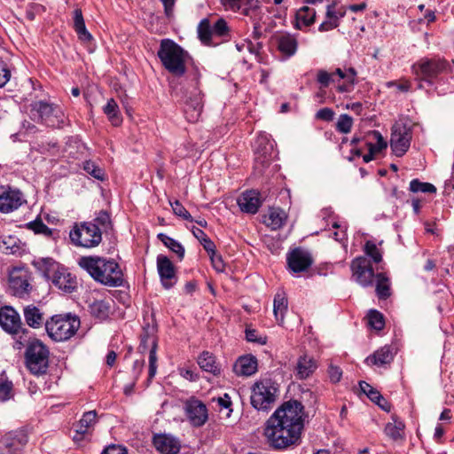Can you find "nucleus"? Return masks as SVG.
<instances>
[{
    "mask_svg": "<svg viewBox=\"0 0 454 454\" xmlns=\"http://www.w3.org/2000/svg\"><path fill=\"white\" fill-rule=\"evenodd\" d=\"M410 191L412 192L435 193L436 188L430 183L420 182L419 179H413L410 183Z\"/></svg>",
    "mask_w": 454,
    "mask_h": 454,
    "instance_id": "obj_44",
    "label": "nucleus"
},
{
    "mask_svg": "<svg viewBox=\"0 0 454 454\" xmlns=\"http://www.w3.org/2000/svg\"><path fill=\"white\" fill-rule=\"evenodd\" d=\"M352 276L362 286L372 285L373 278H376L371 261L364 256L354 259L351 262Z\"/></svg>",
    "mask_w": 454,
    "mask_h": 454,
    "instance_id": "obj_14",
    "label": "nucleus"
},
{
    "mask_svg": "<svg viewBox=\"0 0 454 454\" xmlns=\"http://www.w3.org/2000/svg\"><path fill=\"white\" fill-rule=\"evenodd\" d=\"M21 192L10 187H0V211L8 213L20 207L24 202Z\"/></svg>",
    "mask_w": 454,
    "mask_h": 454,
    "instance_id": "obj_15",
    "label": "nucleus"
},
{
    "mask_svg": "<svg viewBox=\"0 0 454 454\" xmlns=\"http://www.w3.org/2000/svg\"><path fill=\"white\" fill-rule=\"evenodd\" d=\"M102 454H127V450L121 445L113 444L106 448Z\"/></svg>",
    "mask_w": 454,
    "mask_h": 454,
    "instance_id": "obj_64",
    "label": "nucleus"
},
{
    "mask_svg": "<svg viewBox=\"0 0 454 454\" xmlns=\"http://www.w3.org/2000/svg\"><path fill=\"white\" fill-rule=\"evenodd\" d=\"M213 33L217 35H223L228 31L227 23L223 19H219L212 27Z\"/></svg>",
    "mask_w": 454,
    "mask_h": 454,
    "instance_id": "obj_61",
    "label": "nucleus"
},
{
    "mask_svg": "<svg viewBox=\"0 0 454 454\" xmlns=\"http://www.w3.org/2000/svg\"><path fill=\"white\" fill-rule=\"evenodd\" d=\"M376 294L380 299H387L390 296V284L388 278L384 273L376 275Z\"/></svg>",
    "mask_w": 454,
    "mask_h": 454,
    "instance_id": "obj_41",
    "label": "nucleus"
},
{
    "mask_svg": "<svg viewBox=\"0 0 454 454\" xmlns=\"http://www.w3.org/2000/svg\"><path fill=\"white\" fill-rule=\"evenodd\" d=\"M287 219L286 213L279 207H270L263 216V223L271 230L280 229Z\"/></svg>",
    "mask_w": 454,
    "mask_h": 454,
    "instance_id": "obj_28",
    "label": "nucleus"
},
{
    "mask_svg": "<svg viewBox=\"0 0 454 454\" xmlns=\"http://www.w3.org/2000/svg\"><path fill=\"white\" fill-rule=\"evenodd\" d=\"M364 253L366 255L370 256L372 260L376 263H379L382 261V254L373 241L368 240L365 242Z\"/></svg>",
    "mask_w": 454,
    "mask_h": 454,
    "instance_id": "obj_45",
    "label": "nucleus"
},
{
    "mask_svg": "<svg viewBox=\"0 0 454 454\" xmlns=\"http://www.w3.org/2000/svg\"><path fill=\"white\" fill-rule=\"evenodd\" d=\"M74 28L81 41L90 42L92 39V35L86 28L82 10L79 8L74 11Z\"/></svg>",
    "mask_w": 454,
    "mask_h": 454,
    "instance_id": "obj_32",
    "label": "nucleus"
},
{
    "mask_svg": "<svg viewBox=\"0 0 454 454\" xmlns=\"http://www.w3.org/2000/svg\"><path fill=\"white\" fill-rule=\"evenodd\" d=\"M198 364L205 372L214 375L220 373V367L216 364L215 356L207 351H204L199 356Z\"/></svg>",
    "mask_w": 454,
    "mask_h": 454,
    "instance_id": "obj_33",
    "label": "nucleus"
},
{
    "mask_svg": "<svg viewBox=\"0 0 454 454\" xmlns=\"http://www.w3.org/2000/svg\"><path fill=\"white\" fill-rule=\"evenodd\" d=\"M158 239L173 253L176 254L179 259L184 258V247L181 245V243L164 233L158 234Z\"/></svg>",
    "mask_w": 454,
    "mask_h": 454,
    "instance_id": "obj_42",
    "label": "nucleus"
},
{
    "mask_svg": "<svg viewBox=\"0 0 454 454\" xmlns=\"http://www.w3.org/2000/svg\"><path fill=\"white\" fill-rule=\"evenodd\" d=\"M30 118L48 127H60L64 123V114L56 106L44 101H35L30 105Z\"/></svg>",
    "mask_w": 454,
    "mask_h": 454,
    "instance_id": "obj_7",
    "label": "nucleus"
},
{
    "mask_svg": "<svg viewBox=\"0 0 454 454\" xmlns=\"http://www.w3.org/2000/svg\"><path fill=\"white\" fill-rule=\"evenodd\" d=\"M273 40L278 51L286 58L294 56L298 49V41L295 35L290 33L275 35Z\"/></svg>",
    "mask_w": 454,
    "mask_h": 454,
    "instance_id": "obj_21",
    "label": "nucleus"
},
{
    "mask_svg": "<svg viewBox=\"0 0 454 454\" xmlns=\"http://www.w3.org/2000/svg\"><path fill=\"white\" fill-rule=\"evenodd\" d=\"M27 226L36 234H43L44 236H51V230L46 226L41 220H35L27 223Z\"/></svg>",
    "mask_w": 454,
    "mask_h": 454,
    "instance_id": "obj_51",
    "label": "nucleus"
},
{
    "mask_svg": "<svg viewBox=\"0 0 454 454\" xmlns=\"http://www.w3.org/2000/svg\"><path fill=\"white\" fill-rule=\"evenodd\" d=\"M157 270L165 289L171 288L176 283V269L172 262L165 255L157 256Z\"/></svg>",
    "mask_w": 454,
    "mask_h": 454,
    "instance_id": "obj_17",
    "label": "nucleus"
},
{
    "mask_svg": "<svg viewBox=\"0 0 454 454\" xmlns=\"http://www.w3.org/2000/svg\"><path fill=\"white\" fill-rule=\"evenodd\" d=\"M27 442L25 429L10 432L0 439V454H21Z\"/></svg>",
    "mask_w": 454,
    "mask_h": 454,
    "instance_id": "obj_13",
    "label": "nucleus"
},
{
    "mask_svg": "<svg viewBox=\"0 0 454 454\" xmlns=\"http://www.w3.org/2000/svg\"><path fill=\"white\" fill-rule=\"evenodd\" d=\"M387 88L396 87V89L403 92H407L411 89V82L407 79H402L400 82L389 81L386 82Z\"/></svg>",
    "mask_w": 454,
    "mask_h": 454,
    "instance_id": "obj_57",
    "label": "nucleus"
},
{
    "mask_svg": "<svg viewBox=\"0 0 454 454\" xmlns=\"http://www.w3.org/2000/svg\"><path fill=\"white\" fill-rule=\"evenodd\" d=\"M38 268L43 277L65 293H72L77 286L75 277L51 258H44L38 262Z\"/></svg>",
    "mask_w": 454,
    "mask_h": 454,
    "instance_id": "obj_3",
    "label": "nucleus"
},
{
    "mask_svg": "<svg viewBox=\"0 0 454 454\" xmlns=\"http://www.w3.org/2000/svg\"><path fill=\"white\" fill-rule=\"evenodd\" d=\"M78 265L94 280L103 285L120 286L123 282L120 266L114 260L100 256H82L79 259Z\"/></svg>",
    "mask_w": 454,
    "mask_h": 454,
    "instance_id": "obj_2",
    "label": "nucleus"
},
{
    "mask_svg": "<svg viewBox=\"0 0 454 454\" xmlns=\"http://www.w3.org/2000/svg\"><path fill=\"white\" fill-rule=\"evenodd\" d=\"M368 323L371 327L381 330L384 327V318L381 313L377 310H371L368 314Z\"/></svg>",
    "mask_w": 454,
    "mask_h": 454,
    "instance_id": "obj_49",
    "label": "nucleus"
},
{
    "mask_svg": "<svg viewBox=\"0 0 454 454\" xmlns=\"http://www.w3.org/2000/svg\"><path fill=\"white\" fill-rule=\"evenodd\" d=\"M238 205L241 211L255 214L262 205L260 193L254 190L243 192L238 199Z\"/></svg>",
    "mask_w": 454,
    "mask_h": 454,
    "instance_id": "obj_23",
    "label": "nucleus"
},
{
    "mask_svg": "<svg viewBox=\"0 0 454 454\" xmlns=\"http://www.w3.org/2000/svg\"><path fill=\"white\" fill-rule=\"evenodd\" d=\"M0 325L9 333H17L21 326L19 314L12 307L0 309Z\"/></svg>",
    "mask_w": 454,
    "mask_h": 454,
    "instance_id": "obj_22",
    "label": "nucleus"
},
{
    "mask_svg": "<svg viewBox=\"0 0 454 454\" xmlns=\"http://www.w3.org/2000/svg\"><path fill=\"white\" fill-rule=\"evenodd\" d=\"M104 114L114 126L121 125L122 118L118 104L114 98H109L103 107Z\"/></svg>",
    "mask_w": 454,
    "mask_h": 454,
    "instance_id": "obj_34",
    "label": "nucleus"
},
{
    "mask_svg": "<svg viewBox=\"0 0 454 454\" xmlns=\"http://www.w3.org/2000/svg\"><path fill=\"white\" fill-rule=\"evenodd\" d=\"M317 81L320 83L322 88H326L330 83L335 82L334 74L320 69L317 74Z\"/></svg>",
    "mask_w": 454,
    "mask_h": 454,
    "instance_id": "obj_54",
    "label": "nucleus"
},
{
    "mask_svg": "<svg viewBox=\"0 0 454 454\" xmlns=\"http://www.w3.org/2000/svg\"><path fill=\"white\" fill-rule=\"evenodd\" d=\"M198 33L200 39L204 43H208L213 33V29L210 27L207 20H202L198 27Z\"/></svg>",
    "mask_w": 454,
    "mask_h": 454,
    "instance_id": "obj_48",
    "label": "nucleus"
},
{
    "mask_svg": "<svg viewBox=\"0 0 454 454\" xmlns=\"http://www.w3.org/2000/svg\"><path fill=\"white\" fill-rule=\"evenodd\" d=\"M209 256L214 269L218 272H223L224 270L225 266L222 259V256L218 254L216 252H213V254H210Z\"/></svg>",
    "mask_w": 454,
    "mask_h": 454,
    "instance_id": "obj_60",
    "label": "nucleus"
},
{
    "mask_svg": "<svg viewBox=\"0 0 454 454\" xmlns=\"http://www.w3.org/2000/svg\"><path fill=\"white\" fill-rule=\"evenodd\" d=\"M353 126V119L348 114L340 115L337 123L336 129L343 134H348L351 131Z\"/></svg>",
    "mask_w": 454,
    "mask_h": 454,
    "instance_id": "obj_46",
    "label": "nucleus"
},
{
    "mask_svg": "<svg viewBox=\"0 0 454 454\" xmlns=\"http://www.w3.org/2000/svg\"><path fill=\"white\" fill-rule=\"evenodd\" d=\"M328 374L330 380L333 383H337L341 379L342 371L338 366L331 364L328 368Z\"/></svg>",
    "mask_w": 454,
    "mask_h": 454,
    "instance_id": "obj_62",
    "label": "nucleus"
},
{
    "mask_svg": "<svg viewBox=\"0 0 454 454\" xmlns=\"http://www.w3.org/2000/svg\"><path fill=\"white\" fill-rule=\"evenodd\" d=\"M254 150L256 153L264 157L263 161L268 160L267 155L273 150V142L266 134H261L254 142Z\"/></svg>",
    "mask_w": 454,
    "mask_h": 454,
    "instance_id": "obj_38",
    "label": "nucleus"
},
{
    "mask_svg": "<svg viewBox=\"0 0 454 454\" xmlns=\"http://www.w3.org/2000/svg\"><path fill=\"white\" fill-rule=\"evenodd\" d=\"M372 135H373L374 138L376 139V143L368 145L369 151L377 154L387 147V143L385 141L382 135L379 131L374 130L372 132Z\"/></svg>",
    "mask_w": 454,
    "mask_h": 454,
    "instance_id": "obj_47",
    "label": "nucleus"
},
{
    "mask_svg": "<svg viewBox=\"0 0 454 454\" xmlns=\"http://www.w3.org/2000/svg\"><path fill=\"white\" fill-rule=\"evenodd\" d=\"M32 273L27 268L13 267L9 271V287L12 294L20 298L27 296L32 289Z\"/></svg>",
    "mask_w": 454,
    "mask_h": 454,
    "instance_id": "obj_11",
    "label": "nucleus"
},
{
    "mask_svg": "<svg viewBox=\"0 0 454 454\" xmlns=\"http://www.w3.org/2000/svg\"><path fill=\"white\" fill-rule=\"evenodd\" d=\"M97 413L95 411L85 412L76 426V434L82 435L96 423Z\"/></svg>",
    "mask_w": 454,
    "mask_h": 454,
    "instance_id": "obj_39",
    "label": "nucleus"
},
{
    "mask_svg": "<svg viewBox=\"0 0 454 454\" xmlns=\"http://www.w3.org/2000/svg\"><path fill=\"white\" fill-rule=\"evenodd\" d=\"M214 402L217 403V406L220 408V411L223 409L227 410L226 417H230L231 412L232 411L231 406V401L229 395L224 394L223 396H220L216 399H213Z\"/></svg>",
    "mask_w": 454,
    "mask_h": 454,
    "instance_id": "obj_56",
    "label": "nucleus"
},
{
    "mask_svg": "<svg viewBox=\"0 0 454 454\" xmlns=\"http://www.w3.org/2000/svg\"><path fill=\"white\" fill-rule=\"evenodd\" d=\"M317 368V361L309 355L299 357L296 364V377L300 380L309 378Z\"/></svg>",
    "mask_w": 454,
    "mask_h": 454,
    "instance_id": "obj_27",
    "label": "nucleus"
},
{
    "mask_svg": "<svg viewBox=\"0 0 454 454\" xmlns=\"http://www.w3.org/2000/svg\"><path fill=\"white\" fill-rule=\"evenodd\" d=\"M246 339L250 342H256L262 345L266 343V338L258 336L257 332L254 329L246 330Z\"/></svg>",
    "mask_w": 454,
    "mask_h": 454,
    "instance_id": "obj_59",
    "label": "nucleus"
},
{
    "mask_svg": "<svg viewBox=\"0 0 454 454\" xmlns=\"http://www.w3.org/2000/svg\"><path fill=\"white\" fill-rule=\"evenodd\" d=\"M0 248L5 254L20 255L24 252V244L14 235H3Z\"/></svg>",
    "mask_w": 454,
    "mask_h": 454,
    "instance_id": "obj_29",
    "label": "nucleus"
},
{
    "mask_svg": "<svg viewBox=\"0 0 454 454\" xmlns=\"http://www.w3.org/2000/svg\"><path fill=\"white\" fill-rule=\"evenodd\" d=\"M287 263L290 270L298 273L307 270L312 264V259L308 252L296 248L288 254Z\"/></svg>",
    "mask_w": 454,
    "mask_h": 454,
    "instance_id": "obj_19",
    "label": "nucleus"
},
{
    "mask_svg": "<svg viewBox=\"0 0 454 454\" xmlns=\"http://www.w3.org/2000/svg\"><path fill=\"white\" fill-rule=\"evenodd\" d=\"M188 419L194 427H200L207 420V409L200 400L192 398L185 403Z\"/></svg>",
    "mask_w": 454,
    "mask_h": 454,
    "instance_id": "obj_16",
    "label": "nucleus"
},
{
    "mask_svg": "<svg viewBox=\"0 0 454 454\" xmlns=\"http://www.w3.org/2000/svg\"><path fill=\"white\" fill-rule=\"evenodd\" d=\"M279 395L278 383L270 378H261L251 387V405L257 411L270 410Z\"/></svg>",
    "mask_w": 454,
    "mask_h": 454,
    "instance_id": "obj_4",
    "label": "nucleus"
},
{
    "mask_svg": "<svg viewBox=\"0 0 454 454\" xmlns=\"http://www.w3.org/2000/svg\"><path fill=\"white\" fill-rule=\"evenodd\" d=\"M153 445L162 454H177L181 448L180 441L168 434L154 435Z\"/></svg>",
    "mask_w": 454,
    "mask_h": 454,
    "instance_id": "obj_20",
    "label": "nucleus"
},
{
    "mask_svg": "<svg viewBox=\"0 0 454 454\" xmlns=\"http://www.w3.org/2000/svg\"><path fill=\"white\" fill-rule=\"evenodd\" d=\"M151 345L150 352H149V372H148V379L151 380L157 372V340L155 337L149 336L145 334L141 338V343L139 348L144 351L147 345Z\"/></svg>",
    "mask_w": 454,
    "mask_h": 454,
    "instance_id": "obj_25",
    "label": "nucleus"
},
{
    "mask_svg": "<svg viewBox=\"0 0 454 454\" xmlns=\"http://www.w3.org/2000/svg\"><path fill=\"white\" fill-rule=\"evenodd\" d=\"M346 15V9L344 6H339L337 1H333L326 8V18L331 20L339 22V20Z\"/></svg>",
    "mask_w": 454,
    "mask_h": 454,
    "instance_id": "obj_43",
    "label": "nucleus"
},
{
    "mask_svg": "<svg viewBox=\"0 0 454 454\" xmlns=\"http://www.w3.org/2000/svg\"><path fill=\"white\" fill-rule=\"evenodd\" d=\"M69 236L74 245L91 248L101 242L102 231L93 223H83L80 226H75Z\"/></svg>",
    "mask_w": 454,
    "mask_h": 454,
    "instance_id": "obj_10",
    "label": "nucleus"
},
{
    "mask_svg": "<svg viewBox=\"0 0 454 454\" xmlns=\"http://www.w3.org/2000/svg\"><path fill=\"white\" fill-rule=\"evenodd\" d=\"M303 406L298 401H288L278 408L267 419L264 436L276 450L296 444L303 428Z\"/></svg>",
    "mask_w": 454,
    "mask_h": 454,
    "instance_id": "obj_1",
    "label": "nucleus"
},
{
    "mask_svg": "<svg viewBox=\"0 0 454 454\" xmlns=\"http://www.w3.org/2000/svg\"><path fill=\"white\" fill-rule=\"evenodd\" d=\"M90 311L95 317L104 320L107 318L110 314L109 302L103 300L95 301L90 304Z\"/></svg>",
    "mask_w": 454,
    "mask_h": 454,
    "instance_id": "obj_40",
    "label": "nucleus"
},
{
    "mask_svg": "<svg viewBox=\"0 0 454 454\" xmlns=\"http://www.w3.org/2000/svg\"><path fill=\"white\" fill-rule=\"evenodd\" d=\"M12 384L10 381L0 383V400L6 401L12 396Z\"/></svg>",
    "mask_w": 454,
    "mask_h": 454,
    "instance_id": "obj_58",
    "label": "nucleus"
},
{
    "mask_svg": "<svg viewBox=\"0 0 454 454\" xmlns=\"http://www.w3.org/2000/svg\"><path fill=\"white\" fill-rule=\"evenodd\" d=\"M80 327V319L70 314L55 315L45 323L48 335L56 341H64L73 337Z\"/></svg>",
    "mask_w": 454,
    "mask_h": 454,
    "instance_id": "obj_6",
    "label": "nucleus"
},
{
    "mask_svg": "<svg viewBox=\"0 0 454 454\" xmlns=\"http://www.w3.org/2000/svg\"><path fill=\"white\" fill-rule=\"evenodd\" d=\"M202 107L201 93L197 88H193L185 99L184 114L188 121L196 122L200 117Z\"/></svg>",
    "mask_w": 454,
    "mask_h": 454,
    "instance_id": "obj_18",
    "label": "nucleus"
},
{
    "mask_svg": "<svg viewBox=\"0 0 454 454\" xmlns=\"http://www.w3.org/2000/svg\"><path fill=\"white\" fill-rule=\"evenodd\" d=\"M287 309L288 301L286 294L284 292L277 293L273 301V313L279 325L283 324Z\"/></svg>",
    "mask_w": 454,
    "mask_h": 454,
    "instance_id": "obj_31",
    "label": "nucleus"
},
{
    "mask_svg": "<svg viewBox=\"0 0 454 454\" xmlns=\"http://www.w3.org/2000/svg\"><path fill=\"white\" fill-rule=\"evenodd\" d=\"M404 423L395 418L385 427V433L391 439L397 441L404 437Z\"/></svg>",
    "mask_w": 454,
    "mask_h": 454,
    "instance_id": "obj_37",
    "label": "nucleus"
},
{
    "mask_svg": "<svg viewBox=\"0 0 454 454\" xmlns=\"http://www.w3.org/2000/svg\"><path fill=\"white\" fill-rule=\"evenodd\" d=\"M24 317L27 324L33 328H39L43 323V316L40 309L33 305L24 309Z\"/></svg>",
    "mask_w": 454,
    "mask_h": 454,
    "instance_id": "obj_35",
    "label": "nucleus"
},
{
    "mask_svg": "<svg viewBox=\"0 0 454 454\" xmlns=\"http://www.w3.org/2000/svg\"><path fill=\"white\" fill-rule=\"evenodd\" d=\"M169 203H170V206H171L172 210L175 215L182 217L184 220H187L190 222L193 221L191 214L185 209V207L178 200H175L174 202L170 201Z\"/></svg>",
    "mask_w": 454,
    "mask_h": 454,
    "instance_id": "obj_53",
    "label": "nucleus"
},
{
    "mask_svg": "<svg viewBox=\"0 0 454 454\" xmlns=\"http://www.w3.org/2000/svg\"><path fill=\"white\" fill-rule=\"evenodd\" d=\"M11 78V71L6 62L0 58V88L4 87Z\"/></svg>",
    "mask_w": 454,
    "mask_h": 454,
    "instance_id": "obj_55",
    "label": "nucleus"
},
{
    "mask_svg": "<svg viewBox=\"0 0 454 454\" xmlns=\"http://www.w3.org/2000/svg\"><path fill=\"white\" fill-rule=\"evenodd\" d=\"M26 363L33 374L46 372L49 365V349L41 340L35 339L29 341L26 350Z\"/></svg>",
    "mask_w": 454,
    "mask_h": 454,
    "instance_id": "obj_8",
    "label": "nucleus"
},
{
    "mask_svg": "<svg viewBox=\"0 0 454 454\" xmlns=\"http://www.w3.org/2000/svg\"><path fill=\"white\" fill-rule=\"evenodd\" d=\"M220 2L225 10L241 12L246 16L260 7L259 0H220Z\"/></svg>",
    "mask_w": 454,
    "mask_h": 454,
    "instance_id": "obj_24",
    "label": "nucleus"
},
{
    "mask_svg": "<svg viewBox=\"0 0 454 454\" xmlns=\"http://www.w3.org/2000/svg\"><path fill=\"white\" fill-rule=\"evenodd\" d=\"M295 28L301 29V26H310L315 21L316 11L308 6H303L296 12Z\"/></svg>",
    "mask_w": 454,
    "mask_h": 454,
    "instance_id": "obj_36",
    "label": "nucleus"
},
{
    "mask_svg": "<svg viewBox=\"0 0 454 454\" xmlns=\"http://www.w3.org/2000/svg\"><path fill=\"white\" fill-rule=\"evenodd\" d=\"M83 169L98 180H103L105 176L104 170L95 164V162L88 160L84 162Z\"/></svg>",
    "mask_w": 454,
    "mask_h": 454,
    "instance_id": "obj_50",
    "label": "nucleus"
},
{
    "mask_svg": "<svg viewBox=\"0 0 454 454\" xmlns=\"http://www.w3.org/2000/svg\"><path fill=\"white\" fill-rule=\"evenodd\" d=\"M411 131L402 122H396L392 127L390 147L397 157L403 156L411 145Z\"/></svg>",
    "mask_w": 454,
    "mask_h": 454,
    "instance_id": "obj_12",
    "label": "nucleus"
},
{
    "mask_svg": "<svg viewBox=\"0 0 454 454\" xmlns=\"http://www.w3.org/2000/svg\"><path fill=\"white\" fill-rule=\"evenodd\" d=\"M158 57L163 67L173 74L180 76L185 73L187 53L173 40H161Z\"/></svg>",
    "mask_w": 454,
    "mask_h": 454,
    "instance_id": "obj_5",
    "label": "nucleus"
},
{
    "mask_svg": "<svg viewBox=\"0 0 454 454\" xmlns=\"http://www.w3.org/2000/svg\"><path fill=\"white\" fill-rule=\"evenodd\" d=\"M257 371V359L251 355L239 357L234 364L237 375L251 376Z\"/></svg>",
    "mask_w": 454,
    "mask_h": 454,
    "instance_id": "obj_26",
    "label": "nucleus"
},
{
    "mask_svg": "<svg viewBox=\"0 0 454 454\" xmlns=\"http://www.w3.org/2000/svg\"><path fill=\"white\" fill-rule=\"evenodd\" d=\"M394 358L391 348L384 346L365 359L368 365L382 366L390 364Z\"/></svg>",
    "mask_w": 454,
    "mask_h": 454,
    "instance_id": "obj_30",
    "label": "nucleus"
},
{
    "mask_svg": "<svg viewBox=\"0 0 454 454\" xmlns=\"http://www.w3.org/2000/svg\"><path fill=\"white\" fill-rule=\"evenodd\" d=\"M334 112L328 107L318 110L316 114V117L319 120L330 121L333 119Z\"/></svg>",
    "mask_w": 454,
    "mask_h": 454,
    "instance_id": "obj_63",
    "label": "nucleus"
},
{
    "mask_svg": "<svg viewBox=\"0 0 454 454\" xmlns=\"http://www.w3.org/2000/svg\"><path fill=\"white\" fill-rule=\"evenodd\" d=\"M94 221V223L97 224L101 231L111 229V219L106 211H100Z\"/></svg>",
    "mask_w": 454,
    "mask_h": 454,
    "instance_id": "obj_52",
    "label": "nucleus"
},
{
    "mask_svg": "<svg viewBox=\"0 0 454 454\" xmlns=\"http://www.w3.org/2000/svg\"><path fill=\"white\" fill-rule=\"evenodd\" d=\"M446 67V62L442 59L424 58L411 66V72L419 82L432 85Z\"/></svg>",
    "mask_w": 454,
    "mask_h": 454,
    "instance_id": "obj_9",
    "label": "nucleus"
}]
</instances>
